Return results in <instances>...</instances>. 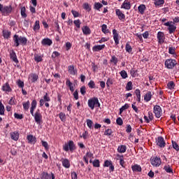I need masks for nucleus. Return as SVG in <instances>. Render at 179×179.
I'll use <instances>...</instances> for the list:
<instances>
[{"label":"nucleus","instance_id":"1","mask_svg":"<svg viewBox=\"0 0 179 179\" xmlns=\"http://www.w3.org/2000/svg\"><path fill=\"white\" fill-rule=\"evenodd\" d=\"M13 40L14 41L15 47H19V45H26L27 44V38L24 36H19L17 34L13 36Z\"/></svg>","mask_w":179,"mask_h":179},{"label":"nucleus","instance_id":"2","mask_svg":"<svg viewBox=\"0 0 179 179\" xmlns=\"http://www.w3.org/2000/svg\"><path fill=\"white\" fill-rule=\"evenodd\" d=\"M12 10H13L12 5L3 6V4L0 3V13L2 16H9L12 13Z\"/></svg>","mask_w":179,"mask_h":179},{"label":"nucleus","instance_id":"3","mask_svg":"<svg viewBox=\"0 0 179 179\" xmlns=\"http://www.w3.org/2000/svg\"><path fill=\"white\" fill-rule=\"evenodd\" d=\"M75 149H76V148L75 147V143H73V141H69L67 143H66L63 145V150L64 152H69V150L70 152H73Z\"/></svg>","mask_w":179,"mask_h":179},{"label":"nucleus","instance_id":"4","mask_svg":"<svg viewBox=\"0 0 179 179\" xmlns=\"http://www.w3.org/2000/svg\"><path fill=\"white\" fill-rule=\"evenodd\" d=\"M177 65V61L173 59H168L165 61V66L168 69H173Z\"/></svg>","mask_w":179,"mask_h":179},{"label":"nucleus","instance_id":"5","mask_svg":"<svg viewBox=\"0 0 179 179\" xmlns=\"http://www.w3.org/2000/svg\"><path fill=\"white\" fill-rule=\"evenodd\" d=\"M150 162L153 167H159V166L162 164V159H160V157H158L150 158Z\"/></svg>","mask_w":179,"mask_h":179},{"label":"nucleus","instance_id":"6","mask_svg":"<svg viewBox=\"0 0 179 179\" xmlns=\"http://www.w3.org/2000/svg\"><path fill=\"white\" fill-rule=\"evenodd\" d=\"M32 117H34L35 122L37 124H41V120L43 118V115H41V113H40L39 109H38L36 111L35 114L34 113V115H32Z\"/></svg>","mask_w":179,"mask_h":179},{"label":"nucleus","instance_id":"7","mask_svg":"<svg viewBox=\"0 0 179 179\" xmlns=\"http://www.w3.org/2000/svg\"><path fill=\"white\" fill-rule=\"evenodd\" d=\"M41 179H55V175L52 173L50 175V173L47 172H43L41 174Z\"/></svg>","mask_w":179,"mask_h":179},{"label":"nucleus","instance_id":"8","mask_svg":"<svg viewBox=\"0 0 179 179\" xmlns=\"http://www.w3.org/2000/svg\"><path fill=\"white\" fill-rule=\"evenodd\" d=\"M96 103H98V99L96 97L88 100V106L90 107V108H91V110H94Z\"/></svg>","mask_w":179,"mask_h":179},{"label":"nucleus","instance_id":"9","mask_svg":"<svg viewBox=\"0 0 179 179\" xmlns=\"http://www.w3.org/2000/svg\"><path fill=\"white\" fill-rule=\"evenodd\" d=\"M154 113L157 118H160L162 117V108L159 105L154 106Z\"/></svg>","mask_w":179,"mask_h":179},{"label":"nucleus","instance_id":"10","mask_svg":"<svg viewBox=\"0 0 179 179\" xmlns=\"http://www.w3.org/2000/svg\"><path fill=\"white\" fill-rule=\"evenodd\" d=\"M157 145L159 148H165L166 141H164V138L162 136H159L157 139Z\"/></svg>","mask_w":179,"mask_h":179},{"label":"nucleus","instance_id":"11","mask_svg":"<svg viewBox=\"0 0 179 179\" xmlns=\"http://www.w3.org/2000/svg\"><path fill=\"white\" fill-rule=\"evenodd\" d=\"M157 37L158 43L159 44H163V43H164V40H166V37L164 36V33L162 31H159L157 33Z\"/></svg>","mask_w":179,"mask_h":179},{"label":"nucleus","instance_id":"12","mask_svg":"<svg viewBox=\"0 0 179 179\" xmlns=\"http://www.w3.org/2000/svg\"><path fill=\"white\" fill-rule=\"evenodd\" d=\"M10 58L13 62H15V64H19V60L17 59L15 50H12L10 51Z\"/></svg>","mask_w":179,"mask_h":179},{"label":"nucleus","instance_id":"13","mask_svg":"<svg viewBox=\"0 0 179 179\" xmlns=\"http://www.w3.org/2000/svg\"><path fill=\"white\" fill-rule=\"evenodd\" d=\"M122 9H126L127 10H129L131 9V0H124L123 3L121 6Z\"/></svg>","mask_w":179,"mask_h":179},{"label":"nucleus","instance_id":"14","mask_svg":"<svg viewBox=\"0 0 179 179\" xmlns=\"http://www.w3.org/2000/svg\"><path fill=\"white\" fill-rule=\"evenodd\" d=\"M113 34L115 44H116V45H118V44H120V39H118L119 34L118 32H117V29L113 30Z\"/></svg>","mask_w":179,"mask_h":179},{"label":"nucleus","instance_id":"15","mask_svg":"<svg viewBox=\"0 0 179 179\" xmlns=\"http://www.w3.org/2000/svg\"><path fill=\"white\" fill-rule=\"evenodd\" d=\"M51 99H50L48 94L45 93V94L43 96V99H41L40 100V106L43 107V106H44V101H50Z\"/></svg>","mask_w":179,"mask_h":179},{"label":"nucleus","instance_id":"16","mask_svg":"<svg viewBox=\"0 0 179 179\" xmlns=\"http://www.w3.org/2000/svg\"><path fill=\"white\" fill-rule=\"evenodd\" d=\"M115 12H116V15H117V16H118V19L120 20H122L123 19H125V14L123 13L122 11H121V10L116 9Z\"/></svg>","mask_w":179,"mask_h":179},{"label":"nucleus","instance_id":"17","mask_svg":"<svg viewBox=\"0 0 179 179\" xmlns=\"http://www.w3.org/2000/svg\"><path fill=\"white\" fill-rule=\"evenodd\" d=\"M152 96H153V94H152V92L148 91L145 95H144V100L147 103L150 101L152 100Z\"/></svg>","mask_w":179,"mask_h":179},{"label":"nucleus","instance_id":"18","mask_svg":"<svg viewBox=\"0 0 179 179\" xmlns=\"http://www.w3.org/2000/svg\"><path fill=\"white\" fill-rule=\"evenodd\" d=\"M36 107H37V101L33 100L31 102V107L30 108V113L31 115H34V110H36Z\"/></svg>","mask_w":179,"mask_h":179},{"label":"nucleus","instance_id":"19","mask_svg":"<svg viewBox=\"0 0 179 179\" xmlns=\"http://www.w3.org/2000/svg\"><path fill=\"white\" fill-rule=\"evenodd\" d=\"M2 90H3V92H7L9 93V92H12V88H10V85H9L8 83H6L2 86Z\"/></svg>","mask_w":179,"mask_h":179},{"label":"nucleus","instance_id":"20","mask_svg":"<svg viewBox=\"0 0 179 179\" xmlns=\"http://www.w3.org/2000/svg\"><path fill=\"white\" fill-rule=\"evenodd\" d=\"M62 163L65 169H69L71 167V162H69V159H62Z\"/></svg>","mask_w":179,"mask_h":179},{"label":"nucleus","instance_id":"21","mask_svg":"<svg viewBox=\"0 0 179 179\" xmlns=\"http://www.w3.org/2000/svg\"><path fill=\"white\" fill-rule=\"evenodd\" d=\"M41 44L42 45H51V44H52V41L48 38H43L41 41Z\"/></svg>","mask_w":179,"mask_h":179},{"label":"nucleus","instance_id":"22","mask_svg":"<svg viewBox=\"0 0 179 179\" xmlns=\"http://www.w3.org/2000/svg\"><path fill=\"white\" fill-rule=\"evenodd\" d=\"M131 169L136 173H141V171H142V167H141V165L138 164H134V166H132Z\"/></svg>","mask_w":179,"mask_h":179},{"label":"nucleus","instance_id":"23","mask_svg":"<svg viewBox=\"0 0 179 179\" xmlns=\"http://www.w3.org/2000/svg\"><path fill=\"white\" fill-rule=\"evenodd\" d=\"M106 48V45H94L92 48L93 51H101V50H104V48Z\"/></svg>","mask_w":179,"mask_h":179},{"label":"nucleus","instance_id":"24","mask_svg":"<svg viewBox=\"0 0 179 179\" xmlns=\"http://www.w3.org/2000/svg\"><path fill=\"white\" fill-rule=\"evenodd\" d=\"M29 78H31V81L32 82V83H36V82L38 80V75L36 73L30 74Z\"/></svg>","mask_w":179,"mask_h":179},{"label":"nucleus","instance_id":"25","mask_svg":"<svg viewBox=\"0 0 179 179\" xmlns=\"http://www.w3.org/2000/svg\"><path fill=\"white\" fill-rule=\"evenodd\" d=\"M11 139L13 141H17L19 139V133L16 131L11 132L10 134Z\"/></svg>","mask_w":179,"mask_h":179},{"label":"nucleus","instance_id":"26","mask_svg":"<svg viewBox=\"0 0 179 179\" xmlns=\"http://www.w3.org/2000/svg\"><path fill=\"white\" fill-rule=\"evenodd\" d=\"M82 30H83V34H85V36H89V34L92 33L90 28H89V27L87 26L83 27Z\"/></svg>","mask_w":179,"mask_h":179},{"label":"nucleus","instance_id":"27","mask_svg":"<svg viewBox=\"0 0 179 179\" xmlns=\"http://www.w3.org/2000/svg\"><path fill=\"white\" fill-rule=\"evenodd\" d=\"M138 10L141 15H143L145 13V10H146V6H145V4L140 5L138 7Z\"/></svg>","mask_w":179,"mask_h":179},{"label":"nucleus","instance_id":"28","mask_svg":"<svg viewBox=\"0 0 179 179\" xmlns=\"http://www.w3.org/2000/svg\"><path fill=\"white\" fill-rule=\"evenodd\" d=\"M117 157L120 158V166H122V167H123V169L125 168V161H124V155H117Z\"/></svg>","mask_w":179,"mask_h":179},{"label":"nucleus","instance_id":"29","mask_svg":"<svg viewBox=\"0 0 179 179\" xmlns=\"http://www.w3.org/2000/svg\"><path fill=\"white\" fill-rule=\"evenodd\" d=\"M27 141H29V143L34 145V143H36V137L33 136V135H29L27 136Z\"/></svg>","mask_w":179,"mask_h":179},{"label":"nucleus","instance_id":"30","mask_svg":"<svg viewBox=\"0 0 179 179\" xmlns=\"http://www.w3.org/2000/svg\"><path fill=\"white\" fill-rule=\"evenodd\" d=\"M117 152L119 153H125V152H127V146L123 145L119 146L117 148Z\"/></svg>","mask_w":179,"mask_h":179},{"label":"nucleus","instance_id":"31","mask_svg":"<svg viewBox=\"0 0 179 179\" xmlns=\"http://www.w3.org/2000/svg\"><path fill=\"white\" fill-rule=\"evenodd\" d=\"M3 37H4V38H10V31L4 29L3 30Z\"/></svg>","mask_w":179,"mask_h":179},{"label":"nucleus","instance_id":"32","mask_svg":"<svg viewBox=\"0 0 179 179\" xmlns=\"http://www.w3.org/2000/svg\"><path fill=\"white\" fill-rule=\"evenodd\" d=\"M154 1V4L155 6H162V5H164V0H152Z\"/></svg>","mask_w":179,"mask_h":179},{"label":"nucleus","instance_id":"33","mask_svg":"<svg viewBox=\"0 0 179 179\" xmlns=\"http://www.w3.org/2000/svg\"><path fill=\"white\" fill-rule=\"evenodd\" d=\"M69 72L71 75H76V70L73 66H69Z\"/></svg>","mask_w":179,"mask_h":179},{"label":"nucleus","instance_id":"34","mask_svg":"<svg viewBox=\"0 0 179 179\" xmlns=\"http://www.w3.org/2000/svg\"><path fill=\"white\" fill-rule=\"evenodd\" d=\"M23 108L25 111H29V108H30V101H28L24 103H22Z\"/></svg>","mask_w":179,"mask_h":179},{"label":"nucleus","instance_id":"35","mask_svg":"<svg viewBox=\"0 0 179 179\" xmlns=\"http://www.w3.org/2000/svg\"><path fill=\"white\" fill-rule=\"evenodd\" d=\"M0 115H5V106L2 104V101H0Z\"/></svg>","mask_w":179,"mask_h":179},{"label":"nucleus","instance_id":"36","mask_svg":"<svg viewBox=\"0 0 179 179\" xmlns=\"http://www.w3.org/2000/svg\"><path fill=\"white\" fill-rule=\"evenodd\" d=\"M129 108V104L128 103L124 104V106H122V108L120 109V114H122L124 110H128Z\"/></svg>","mask_w":179,"mask_h":179},{"label":"nucleus","instance_id":"37","mask_svg":"<svg viewBox=\"0 0 179 179\" xmlns=\"http://www.w3.org/2000/svg\"><path fill=\"white\" fill-rule=\"evenodd\" d=\"M87 125L90 129H93V121L90 119H87L86 120Z\"/></svg>","mask_w":179,"mask_h":179},{"label":"nucleus","instance_id":"38","mask_svg":"<svg viewBox=\"0 0 179 179\" xmlns=\"http://www.w3.org/2000/svg\"><path fill=\"white\" fill-rule=\"evenodd\" d=\"M176 29H177V27L174 26V24H171L169 27V34H173V33L176 31Z\"/></svg>","mask_w":179,"mask_h":179},{"label":"nucleus","instance_id":"39","mask_svg":"<svg viewBox=\"0 0 179 179\" xmlns=\"http://www.w3.org/2000/svg\"><path fill=\"white\" fill-rule=\"evenodd\" d=\"M59 117L61 120V121H62V122H65V121H66V115H65V113H60L59 114Z\"/></svg>","mask_w":179,"mask_h":179},{"label":"nucleus","instance_id":"40","mask_svg":"<svg viewBox=\"0 0 179 179\" xmlns=\"http://www.w3.org/2000/svg\"><path fill=\"white\" fill-rule=\"evenodd\" d=\"M125 48H126L127 52H129V53L132 52V46H131V45H129V42H127L126 43Z\"/></svg>","mask_w":179,"mask_h":179},{"label":"nucleus","instance_id":"41","mask_svg":"<svg viewBox=\"0 0 179 179\" xmlns=\"http://www.w3.org/2000/svg\"><path fill=\"white\" fill-rule=\"evenodd\" d=\"M34 59L36 62H41V61H43V57L40 55L35 54Z\"/></svg>","mask_w":179,"mask_h":179},{"label":"nucleus","instance_id":"42","mask_svg":"<svg viewBox=\"0 0 179 179\" xmlns=\"http://www.w3.org/2000/svg\"><path fill=\"white\" fill-rule=\"evenodd\" d=\"M167 87H168V89H170V90H173V89L176 87V84H174L173 81H170L169 83H168Z\"/></svg>","mask_w":179,"mask_h":179},{"label":"nucleus","instance_id":"43","mask_svg":"<svg viewBox=\"0 0 179 179\" xmlns=\"http://www.w3.org/2000/svg\"><path fill=\"white\" fill-rule=\"evenodd\" d=\"M21 16L24 18L27 17V14H26V7L21 8Z\"/></svg>","mask_w":179,"mask_h":179},{"label":"nucleus","instance_id":"44","mask_svg":"<svg viewBox=\"0 0 179 179\" xmlns=\"http://www.w3.org/2000/svg\"><path fill=\"white\" fill-rule=\"evenodd\" d=\"M34 31H36V30H40V21L39 20H36L35 22V24L34 26Z\"/></svg>","mask_w":179,"mask_h":179},{"label":"nucleus","instance_id":"45","mask_svg":"<svg viewBox=\"0 0 179 179\" xmlns=\"http://www.w3.org/2000/svg\"><path fill=\"white\" fill-rule=\"evenodd\" d=\"M102 6H103V4H101L99 2L95 3L94 5V9H96V10H100V9H101Z\"/></svg>","mask_w":179,"mask_h":179},{"label":"nucleus","instance_id":"46","mask_svg":"<svg viewBox=\"0 0 179 179\" xmlns=\"http://www.w3.org/2000/svg\"><path fill=\"white\" fill-rule=\"evenodd\" d=\"M110 62L114 64V65H117V64H118V59L115 56H112Z\"/></svg>","mask_w":179,"mask_h":179},{"label":"nucleus","instance_id":"47","mask_svg":"<svg viewBox=\"0 0 179 179\" xmlns=\"http://www.w3.org/2000/svg\"><path fill=\"white\" fill-rule=\"evenodd\" d=\"M164 170H165L166 173H173V169H171V166L169 165L164 166Z\"/></svg>","mask_w":179,"mask_h":179},{"label":"nucleus","instance_id":"48","mask_svg":"<svg viewBox=\"0 0 179 179\" xmlns=\"http://www.w3.org/2000/svg\"><path fill=\"white\" fill-rule=\"evenodd\" d=\"M17 85L18 87H20L21 89H23V87H24V83L23 81H22L21 80H18L17 81Z\"/></svg>","mask_w":179,"mask_h":179},{"label":"nucleus","instance_id":"49","mask_svg":"<svg viewBox=\"0 0 179 179\" xmlns=\"http://www.w3.org/2000/svg\"><path fill=\"white\" fill-rule=\"evenodd\" d=\"M83 8L85 9V10H87L88 12H90L92 10V8H90V6H89L88 3H84Z\"/></svg>","mask_w":179,"mask_h":179},{"label":"nucleus","instance_id":"50","mask_svg":"<svg viewBox=\"0 0 179 179\" xmlns=\"http://www.w3.org/2000/svg\"><path fill=\"white\" fill-rule=\"evenodd\" d=\"M120 75L123 79H127V78H128V73H127V71H125V70H122L120 72Z\"/></svg>","mask_w":179,"mask_h":179},{"label":"nucleus","instance_id":"51","mask_svg":"<svg viewBox=\"0 0 179 179\" xmlns=\"http://www.w3.org/2000/svg\"><path fill=\"white\" fill-rule=\"evenodd\" d=\"M8 104H10V106L16 105V99H15V97H11V99L8 101Z\"/></svg>","mask_w":179,"mask_h":179},{"label":"nucleus","instance_id":"52","mask_svg":"<svg viewBox=\"0 0 179 179\" xmlns=\"http://www.w3.org/2000/svg\"><path fill=\"white\" fill-rule=\"evenodd\" d=\"M126 90L129 91V90H132V83L131 81H129L127 83V85H126Z\"/></svg>","mask_w":179,"mask_h":179},{"label":"nucleus","instance_id":"53","mask_svg":"<svg viewBox=\"0 0 179 179\" xmlns=\"http://www.w3.org/2000/svg\"><path fill=\"white\" fill-rule=\"evenodd\" d=\"M94 167H100V161L99 159H95L92 162Z\"/></svg>","mask_w":179,"mask_h":179},{"label":"nucleus","instance_id":"54","mask_svg":"<svg viewBox=\"0 0 179 179\" xmlns=\"http://www.w3.org/2000/svg\"><path fill=\"white\" fill-rule=\"evenodd\" d=\"M172 145H173V149H175V150H179V146L178 144L177 143V142L172 141Z\"/></svg>","mask_w":179,"mask_h":179},{"label":"nucleus","instance_id":"55","mask_svg":"<svg viewBox=\"0 0 179 179\" xmlns=\"http://www.w3.org/2000/svg\"><path fill=\"white\" fill-rule=\"evenodd\" d=\"M88 86L90 89H94V87H96V84L94 83V81L90 80V83H88Z\"/></svg>","mask_w":179,"mask_h":179},{"label":"nucleus","instance_id":"56","mask_svg":"<svg viewBox=\"0 0 179 179\" xmlns=\"http://www.w3.org/2000/svg\"><path fill=\"white\" fill-rule=\"evenodd\" d=\"M42 146L45 148V150H48L50 149V147L48 146V143L46 141H42Z\"/></svg>","mask_w":179,"mask_h":179},{"label":"nucleus","instance_id":"57","mask_svg":"<svg viewBox=\"0 0 179 179\" xmlns=\"http://www.w3.org/2000/svg\"><path fill=\"white\" fill-rule=\"evenodd\" d=\"M126 132L127 134H131V132H132V127H131L130 124L126 125Z\"/></svg>","mask_w":179,"mask_h":179},{"label":"nucleus","instance_id":"58","mask_svg":"<svg viewBox=\"0 0 179 179\" xmlns=\"http://www.w3.org/2000/svg\"><path fill=\"white\" fill-rule=\"evenodd\" d=\"M73 23L75 26H76L77 29H80V20H76Z\"/></svg>","mask_w":179,"mask_h":179},{"label":"nucleus","instance_id":"59","mask_svg":"<svg viewBox=\"0 0 179 179\" xmlns=\"http://www.w3.org/2000/svg\"><path fill=\"white\" fill-rule=\"evenodd\" d=\"M14 117L17 120H23V115L22 114H18V113H14Z\"/></svg>","mask_w":179,"mask_h":179},{"label":"nucleus","instance_id":"60","mask_svg":"<svg viewBox=\"0 0 179 179\" xmlns=\"http://www.w3.org/2000/svg\"><path fill=\"white\" fill-rule=\"evenodd\" d=\"M87 135H89V132H87V131H85L84 133H83L82 135L80 136V138H83V139H87Z\"/></svg>","mask_w":179,"mask_h":179},{"label":"nucleus","instance_id":"61","mask_svg":"<svg viewBox=\"0 0 179 179\" xmlns=\"http://www.w3.org/2000/svg\"><path fill=\"white\" fill-rule=\"evenodd\" d=\"M113 134V130L108 129L105 131L104 135L106 136H110Z\"/></svg>","mask_w":179,"mask_h":179},{"label":"nucleus","instance_id":"62","mask_svg":"<svg viewBox=\"0 0 179 179\" xmlns=\"http://www.w3.org/2000/svg\"><path fill=\"white\" fill-rule=\"evenodd\" d=\"M102 31L104 33V34H107L108 33V29H107V25L103 24L102 25Z\"/></svg>","mask_w":179,"mask_h":179},{"label":"nucleus","instance_id":"63","mask_svg":"<svg viewBox=\"0 0 179 179\" xmlns=\"http://www.w3.org/2000/svg\"><path fill=\"white\" fill-rule=\"evenodd\" d=\"M169 52L172 55H173V54H176V48L170 47L169 49Z\"/></svg>","mask_w":179,"mask_h":179},{"label":"nucleus","instance_id":"64","mask_svg":"<svg viewBox=\"0 0 179 179\" xmlns=\"http://www.w3.org/2000/svg\"><path fill=\"white\" fill-rule=\"evenodd\" d=\"M116 124H117V125H122L124 124V122L122 121V119L121 117H118L116 120Z\"/></svg>","mask_w":179,"mask_h":179}]
</instances>
